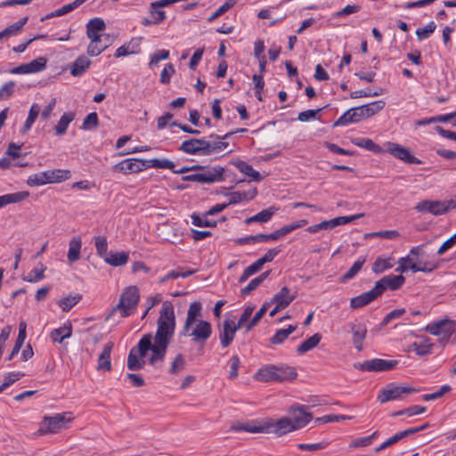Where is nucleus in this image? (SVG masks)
I'll return each instance as SVG.
<instances>
[{"label": "nucleus", "mask_w": 456, "mask_h": 456, "mask_svg": "<svg viewBox=\"0 0 456 456\" xmlns=\"http://www.w3.org/2000/svg\"><path fill=\"white\" fill-rule=\"evenodd\" d=\"M175 69L173 64H167L160 73V83L167 85L170 83L171 77L175 74Z\"/></svg>", "instance_id": "60"}, {"label": "nucleus", "mask_w": 456, "mask_h": 456, "mask_svg": "<svg viewBox=\"0 0 456 456\" xmlns=\"http://www.w3.org/2000/svg\"><path fill=\"white\" fill-rule=\"evenodd\" d=\"M423 330L433 336H440L444 333L453 334L456 332V322L448 318H444L428 324Z\"/></svg>", "instance_id": "14"}, {"label": "nucleus", "mask_w": 456, "mask_h": 456, "mask_svg": "<svg viewBox=\"0 0 456 456\" xmlns=\"http://www.w3.org/2000/svg\"><path fill=\"white\" fill-rule=\"evenodd\" d=\"M392 258H382L378 257L372 265V272L379 274L382 273L385 271L391 269L393 267V264L391 263Z\"/></svg>", "instance_id": "47"}, {"label": "nucleus", "mask_w": 456, "mask_h": 456, "mask_svg": "<svg viewBox=\"0 0 456 456\" xmlns=\"http://www.w3.org/2000/svg\"><path fill=\"white\" fill-rule=\"evenodd\" d=\"M322 340V335L320 333H315L312 337L308 338L305 341H303L297 348V352L299 354H305L306 352L312 350L315 346H318L320 341Z\"/></svg>", "instance_id": "37"}, {"label": "nucleus", "mask_w": 456, "mask_h": 456, "mask_svg": "<svg viewBox=\"0 0 456 456\" xmlns=\"http://www.w3.org/2000/svg\"><path fill=\"white\" fill-rule=\"evenodd\" d=\"M86 0H75L74 2L69 4H66V5H63L61 8L60 9H57L54 11V14L56 16H62L64 14H67L69 13V12L73 11L74 9H76L77 7H78L80 4H82L83 3H85Z\"/></svg>", "instance_id": "61"}, {"label": "nucleus", "mask_w": 456, "mask_h": 456, "mask_svg": "<svg viewBox=\"0 0 456 456\" xmlns=\"http://www.w3.org/2000/svg\"><path fill=\"white\" fill-rule=\"evenodd\" d=\"M353 334V345L358 352L363 349V341L367 335V328L362 323L351 322L348 324Z\"/></svg>", "instance_id": "19"}, {"label": "nucleus", "mask_w": 456, "mask_h": 456, "mask_svg": "<svg viewBox=\"0 0 456 456\" xmlns=\"http://www.w3.org/2000/svg\"><path fill=\"white\" fill-rule=\"evenodd\" d=\"M149 15L152 19V20L156 23V25L160 24L167 18L166 12L163 10V8H161L159 6H154L153 2H151L150 4Z\"/></svg>", "instance_id": "45"}, {"label": "nucleus", "mask_w": 456, "mask_h": 456, "mask_svg": "<svg viewBox=\"0 0 456 456\" xmlns=\"http://www.w3.org/2000/svg\"><path fill=\"white\" fill-rule=\"evenodd\" d=\"M308 410L309 407L305 405L290 406L288 410L289 416L273 419V434L280 437L305 427L313 419Z\"/></svg>", "instance_id": "2"}, {"label": "nucleus", "mask_w": 456, "mask_h": 456, "mask_svg": "<svg viewBox=\"0 0 456 456\" xmlns=\"http://www.w3.org/2000/svg\"><path fill=\"white\" fill-rule=\"evenodd\" d=\"M81 247L82 240L80 237H73L70 240L67 255V258L69 263L77 262L80 258Z\"/></svg>", "instance_id": "29"}, {"label": "nucleus", "mask_w": 456, "mask_h": 456, "mask_svg": "<svg viewBox=\"0 0 456 456\" xmlns=\"http://www.w3.org/2000/svg\"><path fill=\"white\" fill-rule=\"evenodd\" d=\"M378 297H379L373 287L370 290L352 297L350 299V307L354 310L362 308L375 301Z\"/></svg>", "instance_id": "22"}, {"label": "nucleus", "mask_w": 456, "mask_h": 456, "mask_svg": "<svg viewBox=\"0 0 456 456\" xmlns=\"http://www.w3.org/2000/svg\"><path fill=\"white\" fill-rule=\"evenodd\" d=\"M191 169L201 171L203 176V183H213L224 180V168L219 166L205 167L201 166H193Z\"/></svg>", "instance_id": "17"}, {"label": "nucleus", "mask_w": 456, "mask_h": 456, "mask_svg": "<svg viewBox=\"0 0 456 456\" xmlns=\"http://www.w3.org/2000/svg\"><path fill=\"white\" fill-rule=\"evenodd\" d=\"M296 297V295L290 294V289L288 287H282L277 292L269 303L280 305V306L286 308Z\"/></svg>", "instance_id": "26"}, {"label": "nucleus", "mask_w": 456, "mask_h": 456, "mask_svg": "<svg viewBox=\"0 0 456 456\" xmlns=\"http://www.w3.org/2000/svg\"><path fill=\"white\" fill-rule=\"evenodd\" d=\"M195 273L194 270H189L187 272H179L176 270L171 271L168 273H167L165 276H163L159 280V283H164L169 279H177V278H186Z\"/></svg>", "instance_id": "56"}, {"label": "nucleus", "mask_w": 456, "mask_h": 456, "mask_svg": "<svg viewBox=\"0 0 456 456\" xmlns=\"http://www.w3.org/2000/svg\"><path fill=\"white\" fill-rule=\"evenodd\" d=\"M273 429L274 426L273 419H255L245 423H235L231 426V430L232 431H245L252 434H273Z\"/></svg>", "instance_id": "9"}, {"label": "nucleus", "mask_w": 456, "mask_h": 456, "mask_svg": "<svg viewBox=\"0 0 456 456\" xmlns=\"http://www.w3.org/2000/svg\"><path fill=\"white\" fill-rule=\"evenodd\" d=\"M46 66V59L45 57H38L36 60L21 64L11 69L12 74H29L37 73L45 69Z\"/></svg>", "instance_id": "18"}, {"label": "nucleus", "mask_w": 456, "mask_h": 456, "mask_svg": "<svg viewBox=\"0 0 456 456\" xmlns=\"http://www.w3.org/2000/svg\"><path fill=\"white\" fill-rule=\"evenodd\" d=\"M434 344L428 337L423 338L421 342L418 343V348H416V354L419 356H425L429 354L432 351Z\"/></svg>", "instance_id": "49"}, {"label": "nucleus", "mask_w": 456, "mask_h": 456, "mask_svg": "<svg viewBox=\"0 0 456 456\" xmlns=\"http://www.w3.org/2000/svg\"><path fill=\"white\" fill-rule=\"evenodd\" d=\"M398 362L395 360L371 359L363 362L354 363V367L362 371H386L394 369Z\"/></svg>", "instance_id": "11"}, {"label": "nucleus", "mask_w": 456, "mask_h": 456, "mask_svg": "<svg viewBox=\"0 0 456 456\" xmlns=\"http://www.w3.org/2000/svg\"><path fill=\"white\" fill-rule=\"evenodd\" d=\"M48 183H61L70 177L69 170L53 169L45 171Z\"/></svg>", "instance_id": "36"}, {"label": "nucleus", "mask_w": 456, "mask_h": 456, "mask_svg": "<svg viewBox=\"0 0 456 456\" xmlns=\"http://www.w3.org/2000/svg\"><path fill=\"white\" fill-rule=\"evenodd\" d=\"M240 329L237 328L236 324L232 320H226L223 323V329L220 331L219 338L221 346L225 348L228 347L232 342L235 333Z\"/></svg>", "instance_id": "20"}, {"label": "nucleus", "mask_w": 456, "mask_h": 456, "mask_svg": "<svg viewBox=\"0 0 456 456\" xmlns=\"http://www.w3.org/2000/svg\"><path fill=\"white\" fill-rule=\"evenodd\" d=\"M46 267L44 265L40 264V269H33L31 270L26 277L23 278L24 281L28 282H37L44 279V272Z\"/></svg>", "instance_id": "54"}, {"label": "nucleus", "mask_w": 456, "mask_h": 456, "mask_svg": "<svg viewBox=\"0 0 456 456\" xmlns=\"http://www.w3.org/2000/svg\"><path fill=\"white\" fill-rule=\"evenodd\" d=\"M271 306V303L265 302L262 307L256 313L252 320L247 323L246 330L249 331L254 326H256L262 317L265 314L268 308Z\"/></svg>", "instance_id": "52"}, {"label": "nucleus", "mask_w": 456, "mask_h": 456, "mask_svg": "<svg viewBox=\"0 0 456 456\" xmlns=\"http://www.w3.org/2000/svg\"><path fill=\"white\" fill-rule=\"evenodd\" d=\"M91 64L90 60L85 55H81L76 59L70 68V74L74 77L83 75Z\"/></svg>", "instance_id": "31"}, {"label": "nucleus", "mask_w": 456, "mask_h": 456, "mask_svg": "<svg viewBox=\"0 0 456 456\" xmlns=\"http://www.w3.org/2000/svg\"><path fill=\"white\" fill-rule=\"evenodd\" d=\"M129 258L127 252H113L110 251L108 256H105L104 261L112 266H122L125 265Z\"/></svg>", "instance_id": "30"}, {"label": "nucleus", "mask_w": 456, "mask_h": 456, "mask_svg": "<svg viewBox=\"0 0 456 456\" xmlns=\"http://www.w3.org/2000/svg\"><path fill=\"white\" fill-rule=\"evenodd\" d=\"M202 305L200 301H194L190 305L187 312V316L184 323H187V327L192 322H196L201 320L202 317Z\"/></svg>", "instance_id": "33"}, {"label": "nucleus", "mask_w": 456, "mask_h": 456, "mask_svg": "<svg viewBox=\"0 0 456 456\" xmlns=\"http://www.w3.org/2000/svg\"><path fill=\"white\" fill-rule=\"evenodd\" d=\"M227 147L228 142H210L205 140V152H203V156H208L212 153L223 151Z\"/></svg>", "instance_id": "43"}, {"label": "nucleus", "mask_w": 456, "mask_h": 456, "mask_svg": "<svg viewBox=\"0 0 456 456\" xmlns=\"http://www.w3.org/2000/svg\"><path fill=\"white\" fill-rule=\"evenodd\" d=\"M15 83L13 81H9L5 83L0 88V99L6 100L8 99L14 92Z\"/></svg>", "instance_id": "63"}, {"label": "nucleus", "mask_w": 456, "mask_h": 456, "mask_svg": "<svg viewBox=\"0 0 456 456\" xmlns=\"http://www.w3.org/2000/svg\"><path fill=\"white\" fill-rule=\"evenodd\" d=\"M147 168V161L138 159H124L112 167L113 172L122 174L138 173Z\"/></svg>", "instance_id": "15"}, {"label": "nucleus", "mask_w": 456, "mask_h": 456, "mask_svg": "<svg viewBox=\"0 0 456 456\" xmlns=\"http://www.w3.org/2000/svg\"><path fill=\"white\" fill-rule=\"evenodd\" d=\"M110 45L109 38L99 37L95 40L90 39V44L87 47V53L90 56H98Z\"/></svg>", "instance_id": "28"}, {"label": "nucleus", "mask_w": 456, "mask_h": 456, "mask_svg": "<svg viewBox=\"0 0 456 456\" xmlns=\"http://www.w3.org/2000/svg\"><path fill=\"white\" fill-rule=\"evenodd\" d=\"M142 37H133L116 50L114 56L121 58L131 54H137L141 51Z\"/></svg>", "instance_id": "21"}, {"label": "nucleus", "mask_w": 456, "mask_h": 456, "mask_svg": "<svg viewBox=\"0 0 456 456\" xmlns=\"http://www.w3.org/2000/svg\"><path fill=\"white\" fill-rule=\"evenodd\" d=\"M387 151L395 158L407 163L419 165L422 161L412 156L408 148L403 147L395 142L387 143Z\"/></svg>", "instance_id": "16"}, {"label": "nucleus", "mask_w": 456, "mask_h": 456, "mask_svg": "<svg viewBox=\"0 0 456 456\" xmlns=\"http://www.w3.org/2000/svg\"><path fill=\"white\" fill-rule=\"evenodd\" d=\"M297 326L289 325L286 329L278 330L275 334L271 338L270 342L274 345L281 344L288 337L293 333Z\"/></svg>", "instance_id": "41"}, {"label": "nucleus", "mask_w": 456, "mask_h": 456, "mask_svg": "<svg viewBox=\"0 0 456 456\" xmlns=\"http://www.w3.org/2000/svg\"><path fill=\"white\" fill-rule=\"evenodd\" d=\"M114 344L113 342L107 343L102 353L100 354L97 360V370L99 371H110L111 370V361H110V354L113 349Z\"/></svg>", "instance_id": "24"}, {"label": "nucleus", "mask_w": 456, "mask_h": 456, "mask_svg": "<svg viewBox=\"0 0 456 456\" xmlns=\"http://www.w3.org/2000/svg\"><path fill=\"white\" fill-rule=\"evenodd\" d=\"M453 208H456V199L450 200H423L414 207V209L419 213H429L434 216L444 215Z\"/></svg>", "instance_id": "8"}, {"label": "nucleus", "mask_w": 456, "mask_h": 456, "mask_svg": "<svg viewBox=\"0 0 456 456\" xmlns=\"http://www.w3.org/2000/svg\"><path fill=\"white\" fill-rule=\"evenodd\" d=\"M28 21V17H24L15 23L9 25L4 30L0 32V40L4 38H8L12 36H16L20 32L24 25Z\"/></svg>", "instance_id": "34"}, {"label": "nucleus", "mask_w": 456, "mask_h": 456, "mask_svg": "<svg viewBox=\"0 0 456 456\" xmlns=\"http://www.w3.org/2000/svg\"><path fill=\"white\" fill-rule=\"evenodd\" d=\"M28 191H18L0 196V208L9 204L19 203L28 198Z\"/></svg>", "instance_id": "32"}, {"label": "nucleus", "mask_w": 456, "mask_h": 456, "mask_svg": "<svg viewBox=\"0 0 456 456\" xmlns=\"http://www.w3.org/2000/svg\"><path fill=\"white\" fill-rule=\"evenodd\" d=\"M175 329V316L173 305L165 302L159 312L157 330L152 343L151 334H145L138 342L137 347H133L127 357V368L130 370H140L145 365L144 357L149 350L151 351L148 362L151 365L162 362L165 359L167 346L172 340Z\"/></svg>", "instance_id": "1"}, {"label": "nucleus", "mask_w": 456, "mask_h": 456, "mask_svg": "<svg viewBox=\"0 0 456 456\" xmlns=\"http://www.w3.org/2000/svg\"><path fill=\"white\" fill-rule=\"evenodd\" d=\"M385 105L386 103L384 101L379 100L360 107L351 108L339 117V118L334 123V126H346L350 123H356L362 119L370 118L383 110Z\"/></svg>", "instance_id": "3"}, {"label": "nucleus", "mask_w": 456, "mask_h": 456, "mask_svg": "<svg viewBox=\"0 0 456 456\" xmlns=\"http://www.w3.org/2000/svg\"><path fill=\"white\" fill-rule=\"evenodd\" d=\"M185 367V360L182 354H178L171 363L169 373L176 375Z\"/></svg>", "instance_id": "53"}, {"label": "nucleus", "mask_w": 456, "mask_h": 456, "mask_svg": "<svg viewBox=\"0 0 456 456\" xmlns=\"http://www.w3.org/2000/svg\"><path fill=\"white\" fill-rule=\"evenodd\" d=\"M72 335V325L69 323L68 325H64L63 327H60L58 329L53 330L51 332V338L54 342L61 343L64 338H70Z\"/></svg>", "instance_id": "39"}, {"label": "nucleus", "mask_w": 456, "mask_h": 456, "mask_svg": "<svg viewBox=\"0 0 456 456\" xmlns=\"http://www.w3.org/2000/svg\"><path fill=\"white\" fill-rule=\"evenodd\" d=\"M82 298L80 294L68 296L59 300L58 305L64 312L69 311L75 305H77Z\"/></svg>", "instance_id": "46"}, {"label": "nucleus", "mask_w": 456, "mask_h": 456, "mask_svg": "<svg viewBox=\"0 0 456 456\" xmlns=\"http://www.w3.org/2000/svg\"><path fill=\"white\" fill-rule=\"evenodd\" d=\"M180 150L188 154L203 156V152H205V140L195 138L186 140L181 144Z\"/></svg>", "instance_id": "25"}, {"label": "nucleus", "mask_w": 456, "mask_h": 456, "mask_svg": "<svg viewBox=\"0 0 456 456\" xmlns=\"http://www.w3.org/2000/svg\"><path fill=\"white\" fill-rule=\"evenodd\" d=\"M296 369L287 365L269 364L259 369L255 379L261 382L290 381L297 378Z\"/></svg>", "instance_id": "4"}, {"label": "nucleus", "mask_w": 456, "mask_h": 456, "mask_svg": "<svg viewBox=\"0 0 456 456\" xmlns=\"http://www.w3.org/2000/svg\"><path fill=\"white\" fill-rule=\"evenodd\" d=\"M98 126V115L96 112L89 113L83 120L82 129L90 130Z\"/></svg>", "instance_id": "55"}, {"label": "nucleus", "mask_w": 456, "mask_h": 456, "mask_svg": "<svg viewBox=\"0 0 456 456\" xmlns=\"http://www.w3.org/2000/svg\"><path fill=\"white\" fill-rule=\"evenodd\" d=\"M106 28L105 22L101 18L91 19L86 24V36L89 39H96L99 37L109 38V35H102L101 32L104 31Z\"/></svg>", "instance_id": "23"}, {"label": "nucleus", "mask_w": 456, "mask_h": 456, "mask_svg": "<svg viewBox=\"0 0 456 456\" xmlns=\"http://www.w3.org/2000/svg\"><path fill=\"white\" fill-rule=\"evenodd\" d=\"M456 244V233L447 239L437 249V255L442 256Z\"/></svg>", "instance_id": "64"}, {"label": "nucleus", "mask_w": 456, "mask_h": 456, "mask_svg": "<svg viewBox=\"0 0 456 456\" xmlns=\"http://www.w3.org/2000/svg\"><path fill=\"white\" fill-rule=\"evenodd\" d=\"M139 289L136 286H129L124 289L119 303L117 305V308L121 311L123 317L132 314L139 302Z\"/></svg>", "instance_id": "10"}, {"label": "nucleus", "mask_w": 456, "mask_h": 456, "mask_svg": "<svg viewBox=\"0 0 456 456\" xmlns=\"http://www.w3.org/2000/svg\"><path fill=\"white\" fill-rule=\"evenodd\" d=\"M364 215L362 213L353 215L350 216H338L333 219L328 220L330 228L333 229L336 226L346 224L354 220H356L360 217H362Z\"/></svg>", "instance_id": "48"}, {"label": "nucleus", "mask_w": 456, "mask_h": 456, "mask_svg": "<svg viewBox=\"0 0 456 456\" xmlns=\"http://www.w3.org/2000/svg\"><path fill=\"white\" fill-rule=\"evenodd\" d=\"M74 417L71 412L56 413L53 416H45L40 423L37 434L40 436L56 434L69 428Z\"/></svg>", "instance_id": "5"}, {"label": "nucleus", "mask_w": 456, "mask_h": 456, "mask_svg": "<svg viewBox=\"0 0 456 456\" xmlns=\"http://www.w3.org/2000/svg\"><path fill=\"white\" fill-rule=\"evenodd\" d=\"M398 236L399 232L395 230L380 231L365 234V238L380 237L388 240L395 239Z\"/></svg>", "instance_id": "59"}, {"label": "nucleus", "mask_w": 456, "mask_h": 456, "mask_svg": "<svg viewBox=\"0 0 456 456\" xmlns=\"http://www.w3.org/2000/svg\"><path fill=\"white\" fill-rule=\"evenodd\" d=\"M234 166L244 175L250 177L255 182H260L262 180V176L259 172L256 171L252 166L248 163L239 160L234 163Z\"/></svg>", "instance_id": "38"}, {"label": "nucleus", "mask_w": 456, "mask_h": 456, "mask_svg": "<svg viewBox=\"0 0 456 456\" xmlns=\"http://www.w3.org/2000/svg\"><path fill=\"white\" fill-rule=\"evenodd\" d=\"M405 278L403 275H386L375 282L374 289L379 297L387 290H397L404 284Z\"/></svg>", "instance_id": "13"}, {"label": "nucleus", "mask_w": 456, "mask_h": 456, "mask_svg": "<svg viewBox=\"0 0 456 456\" xmlns=\"http://www.w3.org/2000/svg\"><path fill=\"white\" fill-rule=\"evenodd\" d=\"M75 113L74 112H65L61 117L57 125L54 126V131L56 135H63L66 134L69 125L74 120Z\"/></svg>", "instance_id": "35"}, {"label": "nucleus", "mask_w": 456, "mask_h": 456, "mask_svg": "<svg viewBox=\"0 0 456 456\" xmlns=\"http://www.w3.org/2000/svg\"><path fill=\"white\" fill-rule=\"evenodd\" d=\"M95 248L97 251V254L105 258L106 256H108V242L106 238L98 236L95 238Z\"/></svg>", "instance_id": "57"}, {"label": "nucleus", "mask_w": 456, "mask_h": 456, "mask_svg": "<svg viewBox=\"0 0 456 456\" xmlns=\"http://www.w3.org/2000/svg\"><path fill=\"white\" fill-rule=\"evenodd\" d=\"M364 263H365V258H359L357 261H355L353 264V265L349 268V270L339 278V281L341 283H345L347 281L354 278L357 275V273L361 271Z\"/></svg>", "instance_id": "40"}, {"label": "nucleus", "mask_w": 456, "mask_h": 456, "mask_svg": "<svg viewBox=\"0 0 456 456\" xmlns=\"http://www.w3.org/2000/svg\"><path fill=\"white\" fill-rule=\"evenodd\" d=\"M352 142L358 147L366 149L375 153H379L382 151L381 147L369 138H356L354 139Z\"/></svg>", "instance_id": "42"}, {"label": "nucleus", "mask_w": 456, "mask_h": 456, "mask_svg": "<svg viewBox=\"0 0 456 456\" xmlns=\"http://www.w3.org/2000/svg\"><path fill=\"white\" fill-rule=\"evenodd\" d=\"M424 246L425 245L422 244L416 247H412L410 250L409 255L403 257L407 258L405 264L409 270L411 271L412 273L421 272L425 273H429L438 268V264L435 261H422L419 259L414 260V257L422 256L424 254Z\"/></svg>", "instance_id": "6"}, {"label": "nucleus", "mask_w": 456, "mask_h": 456, "mask_svg": "<svg viewBox=\"0 0 456 456\" xmlns=\"http://www.w3.org/2000/svg\"><path fill=\"white\" fill-rule=\"evenodd\" d=\"M147 161V168L154 167V168H167L173 169L175 167V163L167 159H152Z\"/></svg>", "instance_id": "50"}, {"label": "nucleus", "mask_w": 456, "mask_h": 456, "mask_svg": "<svg viewBox=\"0 0 456 456\" xmlns=\"http://www.w3.org/2000/svg\"><path fill=\"white\" fill-rule=\"evenodd\" d=\"M40 113V106L37 103H33L29 109L28 116L24 123L23 128L21 130L22 133L28 132L37 118L38 117Z\"/></svg>", "instance_id": "44"}, {"label": "nucleus", "mask_w": 456, "mask_h": 456, "mask_svg": "<svg viewBox=\"0 0 456 456\" xmlns=\"http://www.w3.org/2000/svg\"><path fill=\"white\" fill-rule=\"evenodd\" d=\"M169 58V51L162 49L156 52L151 56L149 67L153 68L158 65L160 61L167 60Z\"/></svg>", "instance_id": "58"}, {"label": "nucleus", "mask_w": 456, "mask_h": 456, "mask_svg": "<svg viewBox=\"0 0 456 456\" xmlns=\"http://www.w3.org/2000/svg\"><path fill=\"white\" fill-rule=\"evenodd\" d=\"M436 26L435 22H429L425 28H418L416 30V36L419 40L428 38L436 29Z\"/></svg>", "instance_id": "62"}, {"label": "nucleus", "mask_w": 456, "mask_h": 456, "mask_svg": "<svg viewBox=\"0 0 456 456\" xmlns=\"http://www.w3.org/2000/svg\"><path fill=\"white\" fill-rule=\"evenodd\" d=\"M212 326L210 322L199 320L196 322H192L187 327V323L183 324L181 335L184 337L191 338L195 343L204 345L206 341L211 337Z\"/></svg>", "instance_id": "7"}, {"label": "nucleus", "mask_w": 456, "mask_h": 456, "mask_svg": "<svg viewBox=\"0 0 456 456\" xmlns=\"http://www.w3.org/2000/svg\"><path fill=\"white\" fill-rule=\"evenodd\" d=\"M257 194L256 188H253L248 191H232L228 193L226 196L229 198L227 205H234L242 201L251 200Z\"/></svg>", "instance_id": "27"}, {"label": "nucleus", "mask_w": 456, "mask_h": 456, "mask_svg": "<svg viewBox=\"0 0 456 456\" xmlns=\"http://www.w3.org/2000/svg\"><path fill=\"white\" fill-rule=\"evenodd\" d=\"M48 183L45 172H40L28 176L27 184L30 187L41 186Z\"/></svg>", "instance_id": "51"}, {"label": "nucleus", "mask_w": 456, "mask_h": 456, "mask_svg": "<svg viewBox=\"0 0 456 456\" xmlns=\"http://www.w3.org/2000/svg\"><path fill=\"white\" fill-rule=\"evenodd\" d=\"M415 391V388L410 387L395 386L394 384H389L379 391L378 400L381 403H384L388 401L401 399L404 394H409Z\"/></svg>", "instance_id": "12"}]
</instances>
